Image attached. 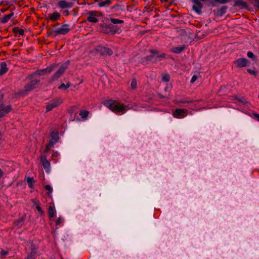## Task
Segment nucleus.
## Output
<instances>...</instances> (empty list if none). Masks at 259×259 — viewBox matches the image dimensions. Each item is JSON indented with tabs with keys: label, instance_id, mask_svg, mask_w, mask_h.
<instances>
[{
	"label": "nucleus",
	"instance_id": "9",
	"mask_svg": "<svg viewBox=\"0 0 259 259\" xmlns=\"http://www.w3.org/2000/svg\"><path fill=\"white\" fill-rule=\"evenodd\" d=\"M59 140V136L58 132L52 131L51 133L50 139L49 140V145L51 146H54L55 144Z\"/></svg>",
	"mask_w": 259,
	"mask_h": 259
},
{
	"label": "nucleus",
	"instance_id": "10",
	"mask_svg": "<svg viewBox=\"0 0 259 259\" xmlns=\"http://www.w3.org/2000/svg\"><path fill=\"white\" fill-rule=\"evenodd\" d=\"M192 2L194 3L193 10L198 14H201L202 13L201 9L203 7V5L198 0H192Z\"/></svg>",
	"mask_w": 259,
	"mask_h": 259
},
{
	"label": "nucleus",
	"instance_id": "7",
	"mask_svg": "<svg viewBox=\"0 0 259 259\" xmlns=\"http://www.w3.org/2000/svg\"><path fill=\"white\" fill-rule=\"evenodd\" d=\"M61 101H60L59 99H55L51 101L47 105V111L49 112L51 111L53 108L57 107L59 104H61Z\"/></svg>",
	"mask_w": 259,
	"mask_h": 259
},
{
	"label": "nucleus",
	"instance_id": "19",
	"mask_svg": "<svg viewBox=\"0 0 259 259\" xmlns=\"http://www.w3.org/2000/svg\"><path fill=\"white\" fill-rule=\"evenodd\" d=\"M233 7H238L240 9H247V3L241 0H236L233 5Z\"/></svg>",
	"mask_w": 259,
	"mask_h": 259
},
{
	"label": "nucleus",
	"instance_id": "31",
	"mask_svg": "<svg viewBox=\"0 0 259 259\" xmlns=\"http://www.w3.org/2000/svg\"><path fill=\"white\" fill-rule=\"evenodd\" d=\"M249 3L254 7L256 10L259 9V0H249Z\"/></svg>",
	"mask_w": 259,
	"mask_h": 259
},
{
	"label": "nucleus",
	"instance_id": "42",
	"mask_svg": "<svg viewBox=\"0 0 259 259\" xmlns=\"http://www.w3.org/2000/svg\"><path fill=\"white\" fill-rule=\"evenodd\" d=\"M36 204V209L37 210V211L38 212H39L40 213V214L41 215L44 214V211L42 210L41 208L40 207V206L39 205V204H37L36 203H35Z\"/></svg>",
	"mask_w": 259,
	"mask_h": 259
},
{
	"label": "nucleus",
	"instance_id": "39",
	"mask_svg": "<svg viewBox=\"0 0 259 259\" xmlns=\"http://www.w3.org/2000/svg\"><path fill=\"white\" fill-rule=\"evenodd\" d=\"M45 188L46 190H48L49 191L48 194L50 195L51 193L53 192V189L49 185H47L45 186Z\"/></svg>",
	"mask_w": 259,
	"mask_h": 259
},
{
	"label": "nucleus",
	"instance_id": "56",
	"mask_svg": "<svg viewBox=\"0 0 259 259\" xmlns=\"http://www.w3.org/2000/svg\"><path fill=\"white\" fill-rule=\"evenodd\" d=\"M95 1H98V0H95Z\"/></svg>",
	"mask_w": 259,
	"mask_h": 259
},
{
	"label": "nucleus",
	"instance_id": "14",
	"mask_svg": "<svg viewBox=\"0 0 259 259\" xmlns=\"http://www.w3.org/2000/svg\"><path fill=\"white\" fill-rule=\"evenodd\" d=\"M149 51L151 54L154 55L155 59H158L159 61H160L165 59L166 55L164 53H160L158 51L154 49H151Z\"/></svg>",
	"mask_w": 259,
	"mask_h": 259
},
{
	"label": "nucleus",
	"instance_id": "33",
	"mask_svg": "<svg viewBox=\"0 0 259 259\" xmlns=\"http://www.w3.org/2000/svg\"><path fill=\"white\" fill-rule=\"evenodd\" d=\"M28 185L30 188H33L35 181L32 177H28L26 179Z\"/></svg>",
	"mask_w": 259,
	"mask_h": 259
},
{
	"label": "nucleus",
	"instance_id": "52",
	"mask_svg": "<svg viewBox=\"0 0 259 259\" xmlns=\"http://www.w3.org/2000/svg\"><path fill=\"white\" fill-rule=\"evenodd\" d=\"M64 12L66 13V15H69V11H68V10H65V11H64Z\"/></svg>",
	"mask_w": 259,
	"mask_h": 259
},
{
	"label": "nucleus",
	"instance_id": "27",
	"mask_svg": "<svg viewBox=\"0 0 259 259\" xmlns=\"http://www.w3.org/2000/svg\"><path fill=\"white\" fill-rule=\"evenodd\" d=\"M14 13H11L8 15H5L2 19H1V22L3 23H7L10 19L13 16Z\"/></svg>",
	"mask_w": 259,
	"mask_h": 259
},
{
	"label": "nucleus",
	"instance_id": "13",
	"mask_svg": "<svg viewBox=\"0 0 259 259\" xmlns=\"http://www.w3.org/2000/svg\"><path fill=\"white\" fill-rule=\"evenodd\" d=\"M97 50L102 55L110 56L113 54V51L111 49L104 47L99 46L98 47Z\"/></svg>",
	"mask_w": 259,
	"mask_h": 259
},
{
	"label": "nucleus",
	"instance_id": "22",
	"mask_svg": "<svg viewBox=\"0 0 259 259\" xmlns=\"http://www.w3.org/2000/svg\"><path fill=\"white\" fill-rule=\"evenodd\" d=\"M186 48V46L185 45L182 46L181 47H174L171 49L170 51L174 53L179 54L182 52Z\"/></svg>",
	"mask_w": 259,
	"mask_h": 259
},
{
	"label": "nucleus",
	"instance_id": "32",
	"mask_svg": "<svg viewBox=\"0 0 259 259\" xmlns=\"http://www.w3.org/2000/svg\"><path fill=\"white\" fill-rule=\"evenodd\" d=\"M13 31L15 34H19L20 35H23L24 34V31L22 29H19L18 27H14L13 28Z\"/></svg>",
	"mask_w": 259,
	"mask_h": 259
},
{
	"label": "nucleus",
	"instance_id": "45",
	"mask_svg": "<svg viewBox=\"0 0 259 259\" xmlns=\"http://www.w3.org/2000/svg\"><path fill=\"white\" fill-rule=\"evenodd\" d=\"M62 222V219L59 217L58 218L56 221V224L57 225H59Z\"/></svg>",
	"mask_w": 259,
	"mask_h": 259
},
{
	"label": "nucleus",
	"instance_id": "41",
	"mask_svg": "<svg viewBox=\"0 0 259 259\" xmlns=\"http://www.w3.org/2000/svg\"><path fill=\"white\" fill-rule=\"evenodd\" d=\"M193 102V100H186V99H182L179 101V103H191Z\"/></svg>",
	"mask_w": 259,
	"mask_h": 259
},
{
	"label": "nucleus",
	"instance_id": "24",
	"mask_svg": "<svg viewBox=\"0 0 259 259\" xmlns=\"http://www.w3.org/2000/svg\"><path fill=\"white\" fill-rule=\"evenodd\" d=\"M49 19L52 21H55L58 20L60 17V14L57 12H54L53 14H49Z\"/></svg>",
	"mask_w": 259,
	"mask_h": 259
},
{
	"label": "nucleus",
	"instance_id": "55",
	"mask_svg": "<svg viewBox=\"0 0 259 259\" xmlns=\"http://www.w3.org/2000/svg\"><path fill=\"white\" fill-rule=\"evenodd\" d=\"M114 8H115V6H114V7H113L112 8V9H114Z\"/></svg>",
	"mask_w": 259,
	"mask_h": 259
},
{
	"label": "nucleus",
	"instance_id": "11",
	"mask_svg": "<svg viewBox=\"0 0 259 259\" xmlns=\"http://www.w3.org/2000/svg\"><path fill=\"white\" fill-rule=\"evenodd\" d=\"M227 9V6H223L217 10H213V13L216 17H222L226 13Z\"/></svg>",
	"mask_w": 259,
	"mask_h": 259
},
{
	"label": "nucleus",
	"instance_id": "25",
	"mask_svg": "<svg viewBox=\"0 0 259 259\" xmlns=\"http://www.w3.org/2000/svg\"><path fill=\"white\" fill-rule=\"evenodd\" d=\"M69 63V61H67L66 63L62 64L60 67V68L58 71L63 74L64 73L65 70L68 68Z\"/></svg>",
	"mask_w": 259,
	"mask_h": 259
},
{
	"label": "nucleus",
	"instance_id": "40",
	"mask_svg": "<svg viewBox=\"0 0 259 259\" xmlns=\"http://www.w3.org/2000/svg\"><path fill=\"white\" fill-rule=\"evenodd\" d=\"M247 71L249 73H250L251 75H254V76H257V72L254 70H252L251 69H247Z\"/></svg>",
	"mask_w": 259,
	"mask_h": 259
},
{
	"label": "nucleus",
	"instance_id": "48",
	"mask_svg": "<svg viewBox=\"0 0 259 259\" xmlns=\"http://www.w3.org/2000/svg\"><path fill=\"white\" fill-rule=\"evenodd\" d=\"M35 75H36V74H34V72H33L32 74L29 75L28 76V78H29V79H31V78H32Z\"/></svg>",
	"mask_w": 259,
	"mask_h": 259
},
{
	"label": "nucleus",
	"instance_id": "30",
	"mask_svg": "<svg viewBox=\"0 0 259 259\" xmlns=\"http://www.w3.org/2000/svg\"><path fill=\"white\" fill-rule=\"evenodd\" d=\"M62 73L57 71L50 78V81L53 82L58 79L62 75Z\"/></svg>",
	"mask_w": 259,
	"mask_h": 259
},
{
	"label": "nucleus",
	"instance_id": "50",
	"mask_svg": "<svg viewBox=\"0 0 259 259\" xmlns=\"http://www.w3.org/2000/svg\"><path fill=\"white\" fill-rule=\"evenodd\" d=\"M4 175V172L0 168V179Z\"/></svg>",
	"mask_w": 259,
	"mask_h": 259
},
{
	"label": "nucleus",
	"instance_id": "36",
	"mask_svg": "<svg viewBox=\"0 0 259 259\" xmlns=\"http://www.w3.org/2000/svg\"><path fill=\"white\" fill-rule=\"evenodd\" d=\"M89 113V112L88 111L82 110V111H80L79 115L81 116V117L82 118H85L88 116Z\"/></svg>",
	"mask_w": 259,
	"mask_h": 259
},
{
	"label": "nucleus",
	"instance_id": "34",
	"mask_svg": "<svg viewBox=\"0 0 259 259\" xmlns=\"http://www.w3.org/2000/svg\"><path fill=\"white\" fill-rule=\"evenodd\" d=\"M110 21L112 24H119V23H123L124 21L121 20L115 19V18H111L110 19Z\"/></svg>",
	"mask_w": 259,
	"mask_h": 259
},
{
	"label": "nucleus",
	"instance_id": "21",
	"mask_svg": "<svg viewBox=\"0 0 259 259\" xmlns=\"http://www.w3.org/2000/svg\"><path fill=\"white\" fill-rule=\"evenodd\" d=\"M229 2L230 0H210L209 3L211 6L217 7V3H219L220 4H225Z\"/></svg>",
	"mask_w": 259,
	"mask_h": 259
},
{
	"label": "nucleus",
	"instance_id": "12",
	"mask_svg": "<svg viewBox=\"0 0 259 259\" xmlns=\"http://www.w3.org/2000/svg\"><path fill=\"white\" fill-rule=\"evenodd\" d=\"M11 106H6L4 104L0 105V115L2 117L8 114L11 110Z\"/></svg>",
	"mask_w": 259,
	"mask_h": 259
},
{
	"label": "nucleus",
	"instance_id": "51",
	"mask_svg": "<svg viewBox=\"0 0 259 259\" xmlns=\"http://www.w3.org/2000/svg\"><path fill=\"white\" fill-rule=\"evenodd\" d=\"M75 107H74V106L71 107L70 109V112L72 113L74 111V109H75Z\"/></svg>",
	"mask_w": 259,
	"mask_h": 259
},
{
	"label": "nucleus",
	"instance_id": "35",
	"mask_svg": "<svg viewBox=\"0 0 259 259\" xmlns=\"http://www.w3.org/2000/svg\"><path fill=\"white\" fill-rule=\"evenodd\" d=\"M170 80V76L168 74H164L162 76V80L164 82H168Z\"/></svg>",
	"mask_w": 259,
	"mask_h": 259
},
{
	"label": "nucleus",
	"instance_id": "53",
	"mask_svg": "<svg viewBox=\"0 0 259 259\" xmlns=\"http://www.w3.org/2000/svg\"><path fill=\"white\" fill-rule=\"evenodd\" d=\"M58 153H57V152H56V153H54L53 156H57V155H58Z\"/></svg>",
	"mask_w": 259,
	"mask_h": 259
},
{
	"label": "nucleus",
	"instance_id": "6",
	"mask_svg": "<svg viewBox=\"0 0 259 259\" xmlns=\"http://www.w3.org/2000/svg\"><path fill=\"white\" fill-rule=\"evenodd\" d=\"M70 29L68 24H64L61 25L60 28L55 31L56 35L58 34H66L69 32Z\"/></svg>",
	"mask_w": 259,
	"mask_h": 259
},
{
	"label": "nucleus",
	"instance_id": "18",
	"mask_svg": "<svg viewBox=\"0 0 259 259\" xmlns=\"http://www.w3.org/2000/svg\"><path fill=\"white\" fill-rule=\"evenodd\" d=\"M37 247L32 244L31 245V252L26 259H35L36 256Z\"/></svg>",
	"mask_w": 259,
	"mask_h": 259
},
{
	"label": "nucleus",
	"instance_id": "47",
	"mask_svg": "<svg viewBox=\"0 0 259 259\" xmlns=\"http://www.w3.org/2000/svg\"><path fill=\"white\" fill-rule=\"evenodd\" d=\"M8 252L7 251H6V250H2V251H1V254H2V255H7V254H8Z\"/></svg>",
	"mask_w": 259,
	"mask_h": 259
},
{
	"label": "nucleus",
	"instance_id": "23",
	"mask_svg": "<svg viewBox=\"0 0 259 259\" xmlns=\"http://www.w3.org/2000/svg\"><path fill=\"white\" fill-rule=\"evenodd\" d=\"M7 66L6 62H3L1 63L0 75H4L8 71V68Z\"/></svg>",
	"mask_w": 259,
	"mask_h": 259
},
{
	"label": "nucleus",
	"instance_id": "15",
	"mask_svg": "<svg viewBox=\"0 0 259 259\" xmlns=\"http://www.w3.org/2000/svg\"><path fill=\"white\" fill-rule=\"evenodd\" d=\"M57 5L61 9L71 8L73 7V4L72 2H68L65 0L59 1Z\"/></svg>",
	"mask_w": 259,
	"mask_h": 259
},
{
	"label": "nucleus",
	"instance_id": "29",
	"mask_svg": "<svg viewBox=\"0 0 259 259\" xmlns=\"http://www.w3.org/2000/svg\"><path fill=\"white\" fill-rule=\"evenodd\" d=\"M56 210L54 207L52 206H49L48 208V214L50 218H52L55 216Z\"/></svg>",
	"mask_w": 259,
	"mask_h": 259
},
{
	"label": "nucleus",
	"instance_id": "54",
	"mask_svg": "<svg viewBox=\"0 0 259 259\" xmlns=\"http://www.w3.org/2000/svg\"><path fill=\"white\" fill-rule=\"evenodd\" d=\"M168 1V0H161V1H162V2H167V1Z\"/></svg>",
	"mask_w": 259,
	"mask_h": 259
},
{
	"label": "nucleus",
	"instance_id": "8",
	"mask_svg": "<svg viewBox=\"0 0 259 259\" xmlns=\"http://www.w3.org/2000/svg\"><path fill=\"white\" fill-rule=\"evenodd\" d=\"M188 110L187 109H177L174 112L173 115L175 117L181 118L186 116Z\"/></svg>",
	"mask_w": 259,
	"mask_h": 259
},
{
	"label": "nucleus",
	"instance_id": "46",
	"mask_svg": "<svg viewBox=\"0 0 259 259\" xmlns=\"http://www.w3.org/2000/svg\"><path fill=\"white\" fill-rule=\"evenodd\" d=\"M52 146H51L49 145V143H48V144L47 145L46 147V148H45V152H48L49 150H50V148L51 147H52Z\"/></svg>",
	"mask_w": 259,
	"mask_h": 259
},
{
	"label": "nucleus",
	"instance_id": "43",
	"mask_svg": "<svg viewBox=\"0 0 259 259\" xmlns=\"http://www.w3.org/2000/svg\"><path fill=\"white\" fill-rule=\"evenodd\" d=\"M247 56L248 58H251L253 60L255 59V56L254 55L253 53L251 52H248L247 54Z\"/></svg>",
	"mask_w": 259,
	"mask_h": 259
},
{
	"label": "nucleus",
	"instance_id": "1",
	"mask_svg": "<svg viewBox=\"0 0 259 259\" xmlns=\"http://www.w3.org/2000/svg\"><path fill=\"white\" fill-rule=\"evenodd\" d=\"M115 102L116 101L114 100H107L104 102V105L115 113H124L126 111V106L123 104H115Z\"/></svg>",
	"mask_w": 259,
	"mask_h": 259
},
{
	"label": "nucleus",
	"instance_id": "38",
	"mask_svg": "<svg viewBox=\"0 0 259 259\" xmlns=\"http://www.w3.org/2000/svg\"><path fill=\"white\" fill-rule=\"evenodd\" d=\"M70 86V82H68L66 84H65L64 83H63L58 87V88L59 89H67Z\"/></svg>",
	"mask_w": 259,
	"mask_h": 259
},
{
	"label": "nucleus",
	"instance_id": "4",
	"mask_svg": "<svg viewBox=\"0 0 259 259\" xmlns=\"http://www.w3.org/2000/svg\"><path fill=\"white\" fill-rule=\"evenodd\" d=\"M57 67L58 65L57 64H53L45 69L35 71L34 72V74H36V75L41 76L45 75L46 73H50L52 71L55 70Z\"/></svg>",
	"mask_w": 259,
	"mask_h": 259
},
{
	"label": "nucleus",
	"instance_id": "17",
	"mask_svg": "<svg viewBox=\"0 0 259 259\" xmlns=\"http://www.w3.org/2000/svg\"><path fill=\"white\" fill-rule=\"evenodd\" d=\"M248 60L246 58H239L234 62L237 67H243L246 66Z\"/></svg>",
	"mask_w": 259,
	"mask_h": 259
},
{
	"label": "nucleus",
	"instance_id": "3",
	"mask_svg": "<svg viewBox=\"0 0 259 259\" xmlns=\"http://www.w3.org/2000/svg\"><path fill=\"white\" fill-rule=\"evenodd\" d=\"M87 20L88 22L96 23L99 22L98 17L102 16V13L99 11H90L88 12Z\"/></svg>",
	"mask_w": 259,
	"mask_h": 259
},
{
	"label": "nucleus",
	"instance_id": "5",
	"mask_svg": "<svg viewBox=\"0 0 259 259\" xmlns=\"http://www.w3.org/2000/svg\"><path fill=\"white\" fill-rule=\"evenodd\" d=\"M40 82V81L39 79H36L31 80L25 85L24 87L25 91L26 92H29L33 90L38 85Z\"/></svg>",
	"mask_w": 259,
	"mask_h": 259
},
{
	"label": "nucleus",
	"instance_id": "26",
	"mask_svg": "<svg viewBox=\"0 0 259 259\" xmlns=\"http://www.w3.org/2000/svg\"><path fill=\"white\" fill-rule=\"evenodd\" d=\"M113 1V0H106L105 1H102L100 2L98 4V5L100 7H108Z\"/></svg>",
	"mask_w": 259,
	"mask_h": 259
},
{
	"label": "nucleus",
	"instance_id": "37",
	"mask_svg": "<svg viewBox=\"0 0 259 259\" xmlns=\"http://www.w3.org/2000/svg\"><path fill=\"white\" fill-rule=\"evenodd\" d=\"M131 87L132 89H136L137 88V80L135 78L132 79Z\"/></svg>",
	"mask_w": 259,
	"mask_h": 259
},
{
	"label": "nucleus",
	"instance_id": "2",
	"mask_svg": "<svg viewBox=\"0 0 259 259\" xmlns=\"http://www.w3.org/2000/svg\"><path fill=\"white\" fill-rule=\"evenodd\" d=\"M100 26L102 29V31L106 34L113 35L118 32L119 30L117 26L112 24H101Z\"/></svg>",
	"mask_w": 259,
	"mask_h": 259
},
{
	"label": "nucleus",
	"instance_id": "44",
	"mask_svg": "<svg viewBox=\"0 0 259 259\" xmlns=\"http://www.w3.org/2000/svg\"><path fill=\"white\" fill-rule=\"evenodd\" d=\"M197 79V76L196 75H194L191 80V83H194Z\"/></svg>",
	"mask_w": 259,
	"mask_h": 259
},
{
	"label": "nucleus",
	"instance_id": "16",
	"mask_svg": "<svg viewBox=\"0 0 259 259\" xmlns=\"http://www.w3.org/2000/svg\"><path fill=\"white\" fill-rule=\"evenodd\" d=\"M40 161L44 168L46 170H48L50 167V163L49 161L47 159L46 156L45 154H42L41 155Z\"/></svg>",
	"mask_w": 259,
	"mask_h": 259
},
{
	"label": "nucleus",
	"instance_id": "49",
	"mask_svg": "<svg viewBox=\"0 0 259 259\" xmlns=\"http://www.w3.org/2000/svg\"><path fill=\"white\" fill-rule=\"evenodd\" d=\"M253 115L257 118V120L259 121V114L254 113Z\"/></svg>",
	"mask_w": 259,
	"mask_h": 259
},
{
	"label": "nucleus",
	"instance_id": "28",
	"mask_svg": "<svg viewBox=\"0 0 259 259\" xmlns=\"http://www.w3.org/2000/svg\"><path fill=\"white\" fill-rule=\"evenodd\" d=\"M26 219V215H23V217H22L21 218H20V219H19L18 220L16 221L15 222V224L16 226H18L19 227H21L22 224H23L25 220Z\"/></svg>",
	"mask_w": 259,
	"mask_h": 259
},
{
	"label": "nucleus",
	"instance_id": "20",
	"mask_svg": "<svg viewBox=\"0 0 259 259\" xmlns=\"http://www.w3.org/2000/svg\"><path fill=\"white\" fill-rule=\"evenodd\" d=\"M148 61H151L153 63H156L157 59H155L154 55L152 54V55L146 56L142 59V63H146Z\"/></svg>",
	"mask_w": 259,
	"mask_h": 259
}]
</instances>
